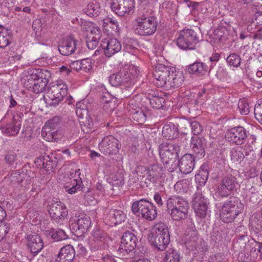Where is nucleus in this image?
Returning a JSON list of instances; mask_svg holds the SVG:
<instances>
[{"instance_id":"21","label":"nucleus","mask_w":262,"mask_h":262,"mask_svg":"<svg viewBox=\"0 0 262 262\" xmlns=\"http://www.w3.org/2000/svg\"><path fill=\"white\" fill-rule=\"evenodd\" d=\"M100 47L103 50L105 55L111 57L121 49L120 42L116 38H105L100 43Z\"/></svg>"},{"instance_id":"8","label":"nucleus","mask_w":262,"mask_h":262,"mask_svg":"<svg viewBox=\"0 0 262 262\" xmlns=\"http://www.w3.org/2000/svg\"><path fill=\"white\" fill-rule=\"evenodd\" d=\"M179 146L176 144L169 143H163L161 144L159 147V152L161 161L163 163L166 165L165 168L171 164L172 167L174 163L178 158V151Z\"/></svg>"},{"instance_id":"53","label":"nucleus","mask_w":262,"mask_h":262,"mask_svg":"<svg viewBox=\"0 0 262 262\" xmlns=\"http://www.w3.org/2000/svg\"><path fill=\"white\" fill-rule=\"evenodd\" d=\"M254 116L257 120L262 124V101L255 105Z\"/></svg>"},{"instance_id":"20","label":"nucleus","mask_w":262,"mask_h":262,"mask_svg":"<svg viewBox=\"0 0 262 262\" xmlns=\"http://www.w3.org/2000/svg\"><path fill=\"white\" fill-rule=\"evenodd\" d=\"M179 166L181 172L184 174L190 173L194 167V157L191 154H186L182 157L178 163H174L172 167H167L169 172H172Z\"/></svg>"},{"instance_id":"46","label":"nucleus","mask_w":262,"mask_h":262,"mask_svg":"<svg viewBox=\"0 0 262 262\" xmlns=\"http://www.w3.org/2000/svg\"><path fill=\"white\" fill-rule=\"evenodd\" d=\"M226 61L229 66L238 67L240 66L241 59L239 55L232 53L227 57Z\"/></svg>"},{"instance_id":"27","label":"nucleus","mask_w":262,"mask_h":262,"mask_svg":"<svg viewBox=\"0 0 262 262\" xmlns=\"http://www.w3.org/2000/svg\"><path fill=\"white\" fill-rule=\"evenodd\" d=\"M191 147L193 154L198 158H203L205 154V146L206 141L203 138L199 137H192L191 139Z\"/></svg>"},{"instance_id":"59","label":"nucleus","mask_w":262,"mask_h":262,"mask_svg":"<svg viewBox=\"0 0 262 262\" xmlns=\"http://www.w3.org/2000/svg\"><path fill=\"white\" fill-rule=\"evenodd\" d=\"M163 193H160L159 192H156L154 196V199L155 202L159 207H161L163 205L164 203L162 200V198L164 196Z\"/></svg>"},{"instance_id":"40","label":"nucleus","mask_w":262,"mask_h":262,"mask_svg":"<svg viewBox=\"0 0 262 262\" xmlns=\"http://www.w3.org/2000/svg\"><path fill=\"white\" fill-rule=\"evenodd\" d=\"M70 172L71 173V176L73 179L71 180V183L67 185L74 186V187L82 189L83 188V185H82L81 179L79 177L80 174V169H77L73 171L72 172Z\"/></svg>"},{"instance_id":"35","label":"nucleus","mask_w":262,"mask_h":262,"mask_svg":"<svg viewBox=\"0 0 262 262\" xmlns=\"http://www.w3.org/2000/svg\"><path fill=\"white\" fill-rule=\"evenodd\" d=\"M147 173L149 180L155 182L163 174L162 168L158 165H153L148 168Z\"/></svg>"},{"instance_id":"25","label":"nucleus","mask_w":262,"mask_h":262,"mask_svg":"<svg viewBox=\"0 0 262 262\" xmlns=\"http://www.w3.org/2000/svg\"><path fill=\"white\" fill-rule=\"evenodd\" d=\"M27 241L28 249L35 255L38 253L43 247L42 239L38 234L28 235Z\"/></svg>"},{"instance_id":"15","label":"nucleus","mask_w":262,"mask_h":262,"mask_svg":"<svg viewBox=\"0 0 262 262\" xmlns=\"http://www.w3.org/2000/svg\"><path fill=\"white\" fill-rule=\"evenodd\" d=\"M49 213L55 223L61 224L68 212L66 205L59 201L53 200L49 205Z\"/></svg>"},{"instance_id":"23","label":"nucleus","mask_w":262,"mask_h":262,"mask_svg":"<svg viewBox=\"0 0 262 262\" xmlns=\"http://www.w3.org/2000/svg\"><path fill=\"white\" fill-rule=\"evenodd\" d=\"M35 164L40 168H45L47 171L54 170L57 164V158L52 154L51 155H44L35 159Z\"/></svg>"},{"instance_id":"18","label":"nucleus","mask_w":262,"mask_h":262,"mask_svg":"<svg viewBox=\"0 0 262 262\" xmlns=\"http://www.w3.org/2000/svg\"><path fill=\"white\" fill-rule=\"evenodd\" d=\"M208 204L207 199L200 190H198L192 200L193 208L197 216L202 219L206 216L208 211Z\"/></svg>"},{"instance_id":"52","label":"nucleus","mask_w":262,"mask_h":262,"mask_svg":"<svg viewBox=\"0 0 262 262\" xmlns=\"http://www.w3.org/2000/svg\"><path fill=\"white\" fill-rule=\"evenodd\" d=\"M103 25L104 27H109L115 32L118 31V24L117 21L111 18H107L104 19Z\"/></svg>"},{"instance_id":"12","label":"nucleus","mask_w":262,"mask_h":262,"mask_svg":"<svg viewBox=\"0 0 262 262\" xmlns=\"http://www.w3.org/2000/svg\"><path fill=\"white\" fill-rule=\"evenodd\" d=\"M89 245L91 250L94 252L101 251L107 248L108 245L106 233L100 229H94Z\"/></svg>"},{"instance_id":"22","label":"nucleus","mask_w":262,"mask_h":262,"mask_svg":"<svg viewBox=\"0 0 262 262\" xmlns=\"http://www.w3.org/2000/svg\"><path fill=\"white\" fill-rule=\"evenodd\" d=\"M225 137L229 142L236 145H242L247 138L246 131L242 126H236L229 129Z\"/></svg>"},{"instance_id":"48","label":"nucleus","mask_w":262,"mask_h":262,"mask_svg":"<svg viewBox=\"0 0 262 262\" xmlns=\"http://www.w3.org/2000/svg\"><path fill=\"white\" fill-rule=\"evenodd\" d=\"M165 100L162 97L158 96H152L149 99V103L151 106L155 109H160L163 107V103Z\"/></svg>"},{"instance_id":"42","label":"nucleus","mask_w":262,"mask_h":262,"mask_svg":"<svg viewBox=\"0 0 262 262\" xmlns=\"http://www.w3.org/2000/svg\"><path fill=\"white\" fill-rule=\"evenodd\" d=\"M11 39L7 30L4 28L0 33V48H4L8 46L11 42Z\"/></svg>"},{"instance_id":"45","label":"nucleus","mask_w":262,"mask_h":262,"mask_svg":"<svg viewBox=\"0 0 262 262\" xmlns=\"http://www.w3.org/2000/svg\"><path fill=\"white\" fill-rule=\"evenodd\" d=\"M101 98L102 102L105 103L103 106L105 110L110 108V110L112 111L114 108V107H112V106H114V102H112L113 98L110 93H105L102 95Z\"/></svg>"},{"instance_id":"16","label":"nucleus","mask_w":262,"mask_h":262,"mask_svg":"<svg viewBox=\"0 0 262 262\" xmlns=\"http://www.w3.org/2000/svg\"><path fill=\"white\" fill-rule=\"evenodd\" d=\"M238 183L236 178L232 175H227L224 177L217 187V193L221 197H226L236 189Z\"/></svg>"},{"instance_id":"44","label":"nucleus","mask_w":262,"mask_h":262,"mask_svg":"<svg viewBox=\"0 0 262 262\" xmlns=\"http://www.w3.org/2000/svg\"><path fill=\"white\" fill-rule=\"evenodd\" d=\"M85 12L90 16H97L100 13V7L94 3H89L85 9Z\"/></svg>"},{"instance_id":"61","label":"nucleus","mask_w":262,"mask_h":262,"mask_svg":"<svg viewBox=\"0 0 262 262\" xmlns=\"http://www.w3.org/2000/svg\"><path fill=\"white\" fill-rule=\"evenodd\" d=\"M249 5V9L253 13H255V15L260 12V6L258 3H250Z\"/></svg>"},{"instance_id":"6","label":"nucleus","mask_w":262,"mask_h":262,"mask_svg":"<svg viewBox=\"0 0 262 262\" xmlns=\"http://www.w3.org/2000/svg\"><path fill=\"white\" fill-rule=\"evenodd\" d=\"M244 205L237 197H230L224 203L221 210V217L224 222H231L241 213Z\"/></svg>"},{"instance_id":"38","label":"nucleus","mask_w":262,"mask_h":262,"mask_svg":"<svg viewBox=\"0 0 262 262\" xmlns=\"http://www.w3.org/2000/svg\"><path fill=\"white\" fill-rule=\"evenodd\" d=\"M164 262H181L179 252L173 248H168L165 252Z\"/></svg>"},{"instance_id":"7","label":"nucleus","mask_w":262,"mask_h":262,"mask_svg":"<svg viewBox=\"0 0 262 262\" xmlns=\"http://www.w3.org/2000/svg\"><path fill=\"white\" fill-rule=\"evenodd\" d=\"M132 211L134 214L141 213L143 219L150 221L154 220L157 216L156 207L144 199L134 202L132 205Z\"/></svg>"},{"instance_id":"3","label":"nucleus","mask_w":262,"mask_h":262,"mask_svg":"<svg viewBox=\"0 0 262 262\" xmlns=\"http://www.w3.org/2000/svg\"><path fill=\"white\" fill-rule=\"evenodd\" d=\"M167 211L173 221H180L188 216V202L179 196H172L166 201Z\"/></svg>"},{"instance_id":"24","label":"nucleus","mask_w":262,"mask_h":262,"mask_svg":"<svg viewBox=\"0 0 262 262\" xmlns=\"http://www.w3.org/2000/svg\"><path fill=\"white\" fill-rule=\"evenodd\" d=\"M76 46L77 41L69 36L59 44L58 50L61 55L68 56L75 52Z\"/></svg>"},{"instance_id":"39","label":"nucleus","mask_w":262,"mask_h":262,"mask_svg":"<svg viewBox=\"0 0 262 262\" xmlns=\"http://www.w3.org/2000/svg\"><path fill=\"white\" fill-rule=\"evenodd\" d=\"M230 156L231 160L236 163H240L245 158L243 149L241 147L230 150Z\"/></svg>"},{"instance_id":"58","label":"nucleus","mask_w":262,"mask_h":262,"mask_svg":"<svg viewBox=\"0 0 262 262\" xmlns=\"http://www.w3.org/2000/svg\"><path fill=\"white\" fill-rule=\"evenodd\" d=\"M9 231V226L8 224H4L0 225V241L3 239Z\"/></svg>"},{"instance_id":"34","label":"nucleus","mask_w":262,"mask_h":262,"mask_svg":"<svg viewBox=\"0 0 262 262\" xmlns=\"http://www.w3.org/2000/svg\"><path fill=\"white\" fill-rule=\"evenodd\" d=\"M20 128V123L16 120H13L11 123L6 125L3 132L8 136H16Z\"/></svg>"},{"instance_id":"36","label":"nucleus","mask_w":262,"mask_h":262,"mask_svg":"<svg viewBox=\"0 0 262 262\" xmlns=\"http://www.w3.org/2000/svg\"><path fill=\"white\" fill-rule=\"evenodd\" d=\"M208 67L202 62H195L189 67V72L190 73L203 75L207 70Z\"/></svg>"},{"instance_id":"19","label":"nucleus","mask_w":262,"mask_h":262,"mask_svg":"<svg viewBox=\"0 0 262 262\" xmlns=\"http://www.w3.org/2000/svg\"><path fill=\"white\" fill-rule=\"evenodd\" d=\"M120 147L119 141L113 136L104 137L99 144L100 151L105 155L116 154Z\"/></svg>"},{"instance_id":"2","label":"nucleus","mask_w":262,"mask_h":262,"mask_svg":"<svg viewBox=\"0 0 262 262\" xmlns=\"http://www.w3.org/2000/svg\"><path fill=\"white\" fill-rule=\"evenodd\" d=\"M135 32L141 36H150L156 31L158 21L155 12L150 10L143 13L136 19Z\"/></svg>"},{"instance_id":"60","label":"nucleus","mask_w":262,"mask_h":262,"mask_svg":"<svg viewBox=\"0 0 262 262\" xmlns=\"http://www.w3.org/2000/svg\"><path fill=\"white\" fill-rule=\"evenodd\" d=\"M16 156L14 153H9L7 154L5 158L6 162L9 165H11L15 160Z\"/></svg>"},{"instance_id":"5","label":"nucleus","mask_w":262,"mask_h":262,"mask_svg":"<svg viewBox=\"0 0 262 262\" xmlns=\"http://www.w3.org/2000/svg\"><path fill=\"white\" fill-rule=\"evenodd\" d=\"M151 244L160 251L164 250L170 242L168 226L164 223L155 224L154 231L149 237Z\"/></svg>"},{"instance_id":"32","label":"nucleus","mask_w":262,"mask_h":262,"mask_svg":"<svg viewBox=\"0 0 262 262\" xmlns=\"http://www.w3.org/2000/svg\"><path fill=\"white\" fill-rule=\"evenodd\" d=\"M27 177V174L18 170L12 172L10 176L6 178L10 185L16 187L21 183L23 179Z\"/></svg>"},{"instance_id":"9","label":"nucleus","mask_w":262,"mask_h":262,"mask_svg":"<svg viewBox=\"0 0 262 262\" xmlns=\"http://www.w3.org/2000/svg\"><path fill=\"white\" fill-rule=\"evenodd\" d=\"M199 41L196 33L193 30L187 29L180 32L177 44L182 49L192 50Z\"/></svg>"},{"instance_id":"31","label":"nucleus","mask_w":262,"mask_h":262,"mask_svg":"<svg viewBox=\"0 0 262 262\" xmlns=\"http://www.w3.org/2000/svg\"><path fill=\"white\" fill-rule=\"evenodd\" d=\"M162 135L168 140H172L177 138L179 135L178 125L172 122L165 124L163 127Z\"/></svg>"},{"instance_id":"4","label":"nucleus","mask_w":262,"mask_h":262,"mask_svg":"<svg viewBox=\"0 0 262 262\" xmlns=\"http://www.w3.org/2000/svg\"><path fill=\"white\" fill-rule=\"evenodd\" d=\"M139 73L137 67L133 65L125 66L122 70L111 75L109 81L113 86L127 84L128 86L135 83Z\"/></svg>"},{"instance_id":"1","label":"nucleus","mask_w":262,"mask_h":262,"mask_svg":"<svg viewBox=\"0 0 262 262\" xmlns=\"http://www.w3.org/2000/svg\"><path fill=\"white\" fill-rule=\"evenodd\" d=\"M27 73L23 80L25 87L36 94L43 92L51 77L50 72L46 69H29Z\"/></svg>"},{"instance_id":"54","label":"nucleus","mask_w":262,"mask_h":262,"mask_svg":"<svg viewBox=\"0 0 262 262\" xmlns=\"http://www.w3.org/2000/svg\"><path fill=\"white\" fill-rule=\"evenodd\" d=\"M100 39L94 38L91 35L88 37L86 45L88 48L90 50H94L98 46Z\"/></svg>"},{"instance_id":"14","label":"nucleus","mask_w":262,"mask_h":262,"mask_svg":"<svg viewBox=\"0 0 262 262\" xmlns=\"http://www.w3.org/2000/svg\"><path fill=\"white\" fill-rule=\"evenodd\" d=\"M173 70V69L172 68L162 64L157 65L153 72V76L156 85L158 87H164L166 89V86L170 79Z\"/></svg>"},{"instance_id":"17","label":"nucleus","mask_w":262,"mask_h":262,"mask_svg":"<svg viewBox=\"0 0 262 262\" xmlns=\"http://www.w3.org/2000/svg\"><path fill=\"white\" fill-rule=\"evenodd\" d=\"M112 10L120 16H124L133 13L134 0H112L111 6Z\"/></svg>"},{"instance_id":"55","label":"nucleus","mask_w":262,"mask_h":262,"mask_svg":"<svg viewBox=\"0 0 262 262\" xmlns=\"http://www.w3.org/2000/svg\"><path fill=\"white\" fill-rule=\"evenodd\" d=\"M81 70L87 72L92 68V61L90 58H85L80 60Z\"/></svg>"},{"instance_id":"43","label":"nucleus","mask_w":262,"mask_h":262,"mask_svg":"<svg viewBox=\"0 0 262 262\" xmlns=\"http://www.w3.org/2000/svg\"><path fill=\"white\" fill-rule=\"evenodd\" d=\"M184 124L185 126H190L191 128L192 133L195 136L199 135L203 130L202 127L200 123L195 121L192 122L185 121Z\"/></svg>"},{"instance_id":"64","label":"nucleus","mask_w":262,"mask_h":262,"mask_svg":"<svg viewBox=\"0 0 262 262\" xmlns=\"http://www.w3.org/2000/svg\"><path fill=\"white\" fill-rule=\"evenodd\" d=\"M65 189L66 191L68 193L73 194L75 193L78 190H81L82 189H78L75 187H74V186H68L66 185L65 186Z\"/></svg>"},{"instance_id":"10","label":"nucleus","mask_w":262,"mask_h":262,"mask_svg":"<svg viewBox=\"0 0 262 262\" xmlns=\"http://www.w3.org/2000/svg\"><path fill=\"white\" fill-rule=\"evenodd\" d=\"M138 239L134 234L129 231H125L121 239L118 252L122 256H133V251L136 247Z\"/></svg>"},{"instance_id":"26","label":"nucleus","mask_w":262,"mask_h":262,"mask_svg":"<svg viewBox=\"0 0 262 262\" xmlns=\"http://www.w3.org/2000/svg\"><path fill=\"white\" fill-rule=\"evenodd\" d=\"M126 219V215L124 213L117 209H111L105 218L106 224L110 226L116 225L124 222Z\"/></svg>"},{"instance_id":"41","label":"nucleus","mask_w":262,"mask_h":262,"mask_svg":"<svg viewBox=\"0 0 262 262\" xmlns=\"http://www.w3.org/2000/svg\"><path fill=\"white\" fill-rule=\"evenodd\" d=\"M49 232V234L51 237L57 241L67 238V235L65 231L62 229L55 230L51 229Z\"/></svg>"},{"instance_id":"62","label":"nucleus","mask_w":262,"mask_h":262,"mask_svg":"<svg viewBox=\"0 0 262 262\" xmlns=\"http://www.w3.org/2000/svg\"><path fill=\"white\" fill-rule=\"evenodd\" d=\"M80 60H76L70 63V67L71 69L78 71L81 70Z\"/></svg>"},{"instance_id":"63","label":"nucleus","mask_w":262,"mask_h":262,"mask_svg":"<svg viewBox=\"0 0 262 262\" xmlns=\"http://www.w3.org/2000/svg\"><path fill=\"white\" fill-rule=\"evenodd\" d=\"M65 189L66 191L68 193L73 194L75 193L78 190H81L82 189H78L75 187H74V186H68L66 185L65 186Z\"/></svg>"},{"instance_id":"29","label":"nucleus","mask_w":262,"mask_h":262,"mask_svg":"<svg viewBox=\"0 0 262 262\" xmlns=\"http://www.w3.org/2000/svg\"><path fill=\"white\" fill-rule=\"evenodd\" d=\"M185 241V245L187 249L197 251L201 249L202 239L199 238L196 231H191L186 235Z\"/></svg>"},{"instance_id":"56","label":"nucleus","mask_w":262,"mask_h":262,"mask_svg":"<svg viewBox=\"0 0 262 262\" xmlns=\"http://www.w3.org/2000/svg\"><path fill=\"white\" fill-rule=\"evenodd\" d=\"M223 238L222 234L219 231H216L213 232L211 235L210 242L212 245L215 246L216 244L220 243L223 241Z\"/></svg>"},{"instance_id":"51","label":"nucleus","mask_w":262,"mask_h":262,"mask_svg":"<svg viewBox=\"0 0 262 262\" xmlns=\"http://www.w3.org/2000/svg\"><path fill=\"white\" fill-rule=\"evenodd\" d=\"M208 172L207 169L201 168L198 173L195 175V179L199 181V183L205 184L208 178Z\"/></svg>"},{"instance_id":"33","label":"nucleus","mask_w":262,"mask_h":262,"mask_svg":"<svg viewBox=\"0 0 262 262\" xmlns=\"http://www.w3.org/2000/svg\"><path fill=\"white\" fill-rule=\"evenodd\" d=\"M249 226L255 233H259L262 230V216L253 213L250 218Z\"/></svg>"},{"instance_id":"13","label":"nucleus","mask_w":262,"mask_h":262,"mask_svg":"<svg viewBox=\"0 0 262 262\" xmlns=\"http://www.w3.org/2000/svg\"><path fill=\"white\" fill-rule=\"evenodd\" d=\"M70 222L72 228L80 234L86 232L91 225L90 217L86 214L81 212H77Z\"/></svg>"},{"instance_id":"47","label":"nucleus","mask_w":262,"mask_h":262,"mask_svg":"<svg viewBox=\"0 0 262 262\" xmlns=\"http://www.w3.org/2000/svg\"><path fill=\"white\" fill-rule=\"evenodd\" d=\"M237 108L241 114L243 115H247L250 112L249 103L245 99H242L239 100Z\"/></svg>"},{"instance_id":"50","label":"nucleus","mask_w":262,"mask_h":262,"mask_svg":"<svg viewBox=\"0 0 262 262\" xmlns=\"http://www.w3.org/2000/svg\"><path fill=\"white\" fill-rule=\"evenodd\" d=\"M133 118L139 124H143L146 120V116L141 110H139L133 114Z\"/></svg>"},{"instance_id":"30","label":"nucleus","mask_w":262,"mask_h":262,"mask_svg":"<svg viewBox=\"0 0 262 262\" xmlns=\"http://www.w3.org/2000/svg\"><path fill=\"white\" fill-rule=\"evenodd\" d=\"M184 80V76L182 72L176 71L173 69L171 74L170 79L166 86V89L168 90L172 88H179L182 85Z\"/></svg>"},{"instance_id":"49","label":"nucleus","mask_w":262,"mask_h":262,"mask_svg":"<svg viewBox=\"0 0 262 262\" xmlns=\"http://www.w3.org/2000/svg\"><path fill=\"white\" fill-rule=\"evenodd\" d=\"M61 121V119L59 117L56 116L53 117L52 119L48 120L45 126V129H55L56 126L59 124Z\"/></svg>"},{"instance_id":"28","label":"nucleus","mask_w":262,"mask_h":262,"mask_svg":"<svg viewBox=\"0 0 262 262\" xmlns=\"http://www.w3.org/2000/svg\"><path fill=\"white\" fill-rule=\"evenodd\" d=\"M75 255V251L71 245H67L61 248L56 260L58 262H71Z\"/></svg>"},{"instance_id":"37","label":"nucleus","mask_w":262,"mask_h":262,"mask_svg":"<svg viewBox=\"0 0 262 262\" xmlns=\"http://www.w3.org/2000/svg\"><path fill=\"white\" fill-rule=\"evenodd\" d=\"M93 23L89 21H84L82 23L81 25V28L83 30L88 31L89 30L87 29V27L90 29L91 33L89 35H91L92 37H94L95 38L100 39L101 36V31L99 28L93 27Z\"/></svg>"},{"instance_id":"57","label":"nucleus","mask_w":262,"mask_h":262,"mask_svg":"<svg viewBox=\"0 0 262 262\" xmlns=\"http://www.w3.org/2000/svg\"><path fill=\"white\" fill-rule=\"evenodd\" d=\"M47 133V135H48V138L51 140L56 141L58 140L59 137L58 135L57 130H54L53 129H45Z\"/></svg>"},{"instance_id":"11","label":"nucleus","mask_w":262,"mask_h":262,"mask_svg":"<svg viewBox=\"0 0 262 262\" xmlns=\"http://www.w3.org/2000/svg\"><path fill=\"white\" fill-rule=\"evenodd\" d=\"M68 94V86L62 81L52 85L47 93L48 97L51 99L50 105L56 106Z\"/></svg>"}]
</instances>
